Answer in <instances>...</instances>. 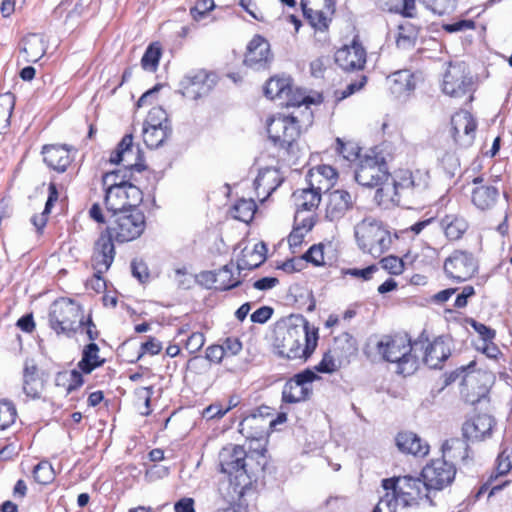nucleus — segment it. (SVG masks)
<instances>
[{"label": "nucleus", "instance_id": "f257e3e1", "mask_svg": "<svg viewBox=\"0 0 512 512\" xmlns=\"http://www.w3.org/2000/svg\"><path fill=\"white\" fill-rule=\"evenodd\" d=\"M278 354L290 360H307L318 343V328L311 327L303 316H297L285 329L278 331Z\"/></svg>", "mask_w": 512, "mask_h": 512}, {"label": "nucleus", "instance_id": "f03ea898", "mask_svg": "<svg viewBox=\"0 0 512 512\" xmlns=\"http://www.w3.org/2000/svg\"><path fill=\"white\" fill-rule=\"evenodd\" d=\"M371 345H374L382 360L395 363V372L403 376L413 374L418 368V360L412 354V350L416 351L419 346H421V349L424 348L421 339L412 344L409 339L400 335H383L380 338L370 339L368 347Z\"/></svg>", "mask_w": 512, "mask_h": 512}, {"label": "nucleus", "instance_id": "7ed1b4c3", "mask_svg": "<svg viewBox=\"0 0 512 512\" xmlns=\"http://www.w3.org/2000/svg\"><path fill=\"white\" fill-rule=\"evenodd\" d=\"M269 139L279 148V155L290 164H296L304 154L299 144L301 134L298 120L293 116H276L267 121Z\"/></svg>", "mask_w": 512, "mask_h": 512}, {"label": "nucleus", "instance_id": "20e7f679", "mask_svg": "<svg viewBox=\"0 0 512 512\" xmlns=\"http://www.w3.org/2000/svg\"><path fill=\"white\" fill-rule=\"evenodd\" d=\"M429 173L425 170H399L395 172L392 184H386L376 191V197H387L401 204L419 198L429 186Z\"/></svg>", "mask_w": 512, "mask_h": 512}, {"label": "nucleus", "instance_id": "39448f33", "mask_svg": "<svg viewBox=\"0 0 512 512\" xmlns=\"http://www.w3.org/2000/svg\"><path fill=\"white\" fill-rule=\"evenodd\" d=\"M115 176L112 173H105L102 177V183L105 189L104 203L108 212L116 214L120 211H127L136 208L143 199L142 191L128 182L126 173L122 176L120 182H111Z\"/></svg>", "mask_w": 512, "mask_h": 512}, {"label": "nucleus", "instance_id": "423d86ee", "mask_svg": "<svg viewBox=\"0 0 512 512\" xmlns=\"http://www.w3.org/2000/svg\"><path fill=\"white\" fill-rule=\"evenodd\" d=\"M247 459H251V456L240 445L226 446L219 453L220 470L229 476L231 485H234V491L239 495L244 493L252 480Z\"/></svg>", "mask_w": 512, "mask_h": 512}, {"label": "nucleus", "instance_id": "0eeeda50", "mask_svg": "<svg viewBox=\"0 0 512 512\" xmlns=\"http://www.w3.org/2000/svg\"><path fill=\"white\" fill-rule=\"evenodd\" d=\"M382 487L389 493V500L397 506L398 503L404 507L418 505L419 501L426 499L432 504L428 488L423 478L410 475L388 478L382 480Z\"/></svg>", "mask_w": 512, "mask_h": 512}, {"label": "nucleus", "instance_id": "6e6552de", "mask_svg": "<svg viewBox=\"0 0 512 512\" xmlns=\"http://www.w3.org/2000/svg\"><path fill=\"white\" fill-rule=\"evenodd\" d=\"M358 246L363 252L379 257L391 246L392 238L382 224L372 217H366L354 229Z\"/></svg>", "mask_w": 512, "mask_h": 512}, {"label": "nucleus", "instance_id": "1a4fd4ad", "mask_svg": "<svg viewBox=\"0 0 512 512\" xmlns=\"http://www.w3.org/2000/svg\"><path fill=\"white\" fill-rule=\"evenodd\" d=\"M145 226V215L136 207L112 214L104 233L109 235L112 240L124 243L140 237L145 230Z\"/></svg>", "mask_w": 512, "mask_h": 512}, {"label": "nucleus", "instance_id": "9d476101", "mask_svg": "<svg viewBox=\"0 0 512 512\" xmlns=\"http://www.w3.org/2000/svg\"><path fill=\"white\" fill-rule=\"evenodd\" d=\"M49 324L57 334L71 336L83 324L81 308L71 299L62 298L53 302L49 312Z\"/></svg>", "mask_w": 512, "mask_h": 512}, {"label": "nucleus", "instance_id": "9b49d317", "mask_svg": "<svg viewBox=\"0 0 512 512\" xmlns=\"http://www.w3.org/2000/svg\"><path fill=\"white\" fill-rule=\"evenodd\" d=\"M389 171L384 157L371 150L363 155L358 162L354 178L356 182L368 188L382 187L389 179Z\"/></svg>", "mask_w": 512, "mask_h": 512}, {"label": "nucleus", "instance_id": "f8f14e48", "mask_svg": "<svg viewBox=\"0 0 512 512\" xmlns=\"http://www.w3.org/2000/svg\"><path fill=\"white\" fill-rule=\"evenodd\" d=\"M142 161L143 159L140 154V150L137 149L136 152L133 150L132 135H125L110 156V162L113 164H122L123 169H117L110 172L115 174V176L111 178L110 183L120 182L125 173L127 175L128 182H130L132 171L141 172L145 169V165Z\"/></svg>", "mask_w": 512, "mask_h": 512}, {"label": "nucleus", "instance_id": "ddd939ff", "mask_svg": "<svg viewBox=\"0 0 512 512\" xmlns=\"http://www.w3.org/2000/svg\"><path fill=\"white\" fill-rule=\"evenodd\" d=\"M170 134L171 128L165 111L160 107L152 108L143 127V139L147 147H160Z\"/></svg>", "mask_w": 512, "mask_h": 512}, {"label": "nucleus", "instance_id": "4468645a", "mask_svg": "<svg viewBox=\"0 0 512 512\" xmlns=\"http://www.w3.org/2000/svg\"><path fill=\"white\" fill-rule=\"evenodd\" d=\"M455 475V464L441 458L431 460L421 472V477L428 490L437 491L449 486L454 481Z\"/></svg>", "mask_w": 512, "mask_h": 512}, {"label": "nucleus", "instance_id": "2eb2a0df", "mask_svg": "<svg viewBox=\"0 0 512 512\" xmlns=\"http://www.w3.org/2000/svg\"><path fill=\"white\" fill-rule=\"evenodd\" d=\"M217 83V75L200 69L186 74L180 81V92L184 97L198 99L207 95Z\"/></svg>", "mask_w": 512, "mask_h": 512}, {"label": "nucleus", "instance_id": "dca6fc26", "mask_svg": "<svg viewBox=\"0 0 512 512\" xmlns=\"http://www.w3.org/2000/svg\"><path fill=\"white\" fill-rule=\"evenodd\" d=\"M316 378L317 375L310 369L294 375L283 387L282 401L294 404L307 400L312 393L311 384Z\"/></svg>", "mask_w": 512, "mask_h": 512}, {"label": "nucleus", "instance_id": "f3484780", "mask_svg": "<svg viewBox=\"0 0 512 512\" xmlns=\"http://www.w3.org/2000/svg\"><path fill=\"white\" fill-rule=\"evenodd\" d=\"M477 271V262L472 253L456 250L444 262V272L458 282L470 279Z\"/></svg>", "mask_w": 512, "mask_h": 512}, {"label": "nucleus", "instance_id": "a211bd4d", "mask_svg": "<svg viewBox=\"0 0 512 512\" xmlns=\"http://www.w3.org/2000/svg\"><path fill=\"white\" fill-rule=\"evenodd\" d=\"M443 92L454 98H461L473 90V81L462 64L450 65L443 78Z\"/></svg>", "mask_w": 512, "mask_h": 512}, {"label": "nucleus", "instance_id": "6ab92c4d", "mask_svg": "<svg viewBox=\"0 0 512 512\" xmlns=\"http://www.w3.org/2000/svg\"><path fill=\"white\" fill-rule=\"evenodd\" d=\"M301 6L312 27L320 31L328 29L330 15L335 10V0H301Z\"/></svg>", "mask_w": 512, "mask_h": 512}, {"label": "nucleus", "instance_id": "aec40b11", "mask_svg": "<svg viewBox=\"0 0 512 512\" xmlns=\"http://www.w3.org/2000/svg\"><path fill=\"white\" fill-rule=\"evenodd\" d=\"M366 50L357 38L350 45H345L335 53L336 64L344 71H356L364 68Z\"/></svg>", "mask_w": 512, "mask_h": 512}, {"label": "nucleus", "instance_id": "412c9836", "mask_svg": "<svg viewBox=\"0 0 512 512\" xmlns=\"http://www.w3.org/2000/svg\"><path fill=\"white\" fill-rule=\"evenodd\" d=\"M115 257V247L113 240L109 235L102 233L94 246L92 256V266L94 276L101 280V275L106 273L111 267Z\"/></svg>", "mask_w": 512, "mask_h": 512}, {"label": "nucleus", "instance_id": "4be33fe9", "mask_svg": "<svg viewBox=\"0 0 512 512\" xmlns=\"http://www.w3.org/2000/svg\"><path fill=\"white\" fill-rule=\"evenodd\" d=\"M354 203L355 197L344 189L330 192L325 210L326 219L331 222L339 221L353 208Z\"/></svg>", "mask_w": 512, "mask_h": 512}, {"label": "nucleus", "instance_id": "5701e85b", "mask_svg": "<svg viewBox=\"0 0 512 512\" xmlns=\"http://www.w3.org/2000/svg\"><path fill=\"white\" fill-rule=\"evenodd\" d=\"M264 418L251 414L245 417L239 424V432L251 442H255L257 447L255 451L260 455L264 456L265 448L263 445L265 435V424Z\"/></svg>", "mask_w": 512, "mask_h": 512}, {"label": "nucleus", "instance_id": "b1692460", "mask_svg": "<svg viewBox=\"0 0 512 512\" xmlns=\"http://www.w3.org/2000/svg\"><path fill=\"white\" fill-rule=\"evenodd\" d=\"M453 137L461 145L468 146L473 142L477 127L473 116L467 111L455 113L451 118Z\"/></svg>", "mask_w": 512, "mask_h": 512}, {"label": "nucleus", "instance_id": "393cba45", "mask_svg": "<svg viewBox=\"0 0 512 512\" xmlns=\"http://www.w3.org/2000/svg\"><path fill=\"white\" fill-rule=\"evenodd\" d=\"M472 183L475 185L471 192L473 205L481 211L492 209L499 197L498 189L495 186L484 183L482 176L475 177Z\"/></svg>", "mask_w": 512, "mask_h": 512}, {"label": "nucleus", "instance_id": "a878e982", "mask_svg": "<svg viewBox=\"0 0 512 512\" xmlns=\"http://www.w3.org/2000/svg\"><path fill=\"white\" fill-rule=\"evenodd\" d=\"M271 58L270 45L268 41L260 35H256L249 42L245 54V65L259 69L264 67Z\"/></svg>", "mask_w": 512, "mask_h": 512}, {"label": "nucleus", "instance_id": "bb28decb", "mask_svg": "<svg viewBox=\"0 0 512 512\" xmlns=\"http://www.w3.org/2000/svg\"><path fill=\"white\" fill-rule=\"evenodd\" d=\"M495 425L494 418L487 414H480L467 420L462 427L463 437L469 441H478L490 435Z\"/></svg>", "mask_w": 512, "mask_h": 512}, {"label": "nucleus", "instance_id": "cd10ccee", "mask_svg": "<svg viewBox=\"0 0 512 512\" xmlns=\"http://www.w3.org/2000/svg\"><path fill=\"white\" fill-rule=\"evenodd\" d=\"M337 171L330 165H318L309 170L306 182L318 192H326L334 185Z\"/></svg>", "mask_w": 512, "mask_h": 512}, {"label": "nucleus", "instance_id": "c85d7f7f", "mask_svg": "<svg viewBox=\"0 0 512 512\" xmlns=\"http://www.w3.org/2000/svg\"><path fill=\"white\" fill-rule=\"evenodd\" d=\"M283 182V177L279 169L275 167H266L259 171L254 181V187L257 196H263V199L270 196Z\"/></svg>", "mask_w": 512, "mask_h": 512}, {"label": "nucleus", "instance_id": "c756f323", "mask_svg": "<svg viewBox=\"0 0 512 512\" xmlns=\"http://www.w3.org/2000/svg\"><path fill=\"white\" fill-rule=\"evenodd\" d=\"M42 154L47 166L59 173L66 171L72 162L70 150L66 146L45 145Z\"/></svg>", "mask_w": 512, "mask_h": 512}, {"label": "nucleus", "instance_id": "7c9ffc66", "mask_svg": "<svg viewBox=\"0 0 512 512\" xmlns=\"http://www.w3.org/2000/svg\"><path fill=\"white\" fill-rule=\"evenodd\" d=\"M397 448L406 454L424 457L429 452V445L416 433L411 431L399 432L395 438Z\"/></svg>", "mask_w": 512, "mask_h": 512}, {"label": "nucleus", "instance_id": "2f4dec72", "mask_svg": "<svg viewBox=\"0 0 512 512\" xmlns=\"http://www.w3.org/2000/svg\"><path fill=\"white\" fill-rule=\"evenodd\" d=\"M450 355L451 350L448 343L442 337H438L425 347L423 361L428 367L438 369Z\"/></svg>", "mask_w": 512, "mask_h": 512}, {"label": "nucleus", "instance_id": "473e14b6", "mask_svg": "<svg viewBox=\"0 0 512 512\" xmlns=\"http://www.w3.org/2000/svg\"><path fill=\"white\" fill-rule=\"evenodd\" d=\"M44 381L33 361H26L23 370V392L30 399L40 398Z\"/></svg>", "mask_w": 512, "mask_h": 512}, {"label": "nucleus", "instance_id": "72a5a7b5", "mask_svg": "<svg viewBox=\"0 0 512 512\" xmlns=\"http://www.w3.org/2000/svg\"><path fill=\"white\" fill-rule=\"evenodd\" d=\"M443 456L449 463L460 462L467 464L470 460V449L466 440L460 438H451L442 445Z\"/></svg>", "mask_w": 512, "mask_h": 512}, {"label": "nucleus", "instance_id": "f704fd0d", "mask_svg": "<svg viewBox=\"0 0 512 512\" xmlns=\"http://www.w3.org/2000/svg\"><path fill=\"white\" fill-rule=\"evenodd\" d=\"M266 247L263 243L256 244L253 249H243L241 257L237 261V275L240 270H252L259 267L266 259Z\"/></svg>", "mask_w": 512, "mask_h": 512}, {"label": "nucleus", "instance_id": "c9c22d12", "mask_svg": "<svg viewBox=\"0 0 512 512\" xmlns=\"http://www.w3.org/2000/svg\"><path fill=\"white\" fill-rule=\"evenodd\" d=\"M448 240L460 239L468 229V223L464 217L458 214H447L439 222Z\"/></svg>", "mask_w": 512, "mask_h": 512}, {"label": "nucleus", "instance_id": "e433bc0d", "mask_svg": "<svg viewBox=\"0 0 512 512\" xmlns=\"http://www.w3.org/2000/svg\"><path fill=\"white\" fill-rule=\"evenodd\" d=\"M357 342L349 333H343L335 339L333 353L336 355L339 365L350 362V357L357 353Z\"/></svg>", "mask_w": 512, "mask_h": 512}, {"label": "nucleus", "instance_id": "4c0bfd02", "mask_svg": "<svg viewBox=\"0 0 512 512\" xmlns=\"http://www.w3.org/2000/svg\"><path fill=\"white\" fill-rule=\"evenodd\" d=\"M292 199L297 210L312 212L321 201V193L308 185L306 188L296 190L292 194Z\"/></svg>", "mask_w": 512, "mask_h": 512}, {"label": "nucleus", "instance_id": "58836bf2", "mask_svg": "<svg viewBox=\"0 0 512 512\" xmlns=\"http://www.w3.org/2000/svg\"><path fill=\"white\" fill-rule=\"evenodd\" d=\"M21 52L24 54L25 62H38L46 53L45 42L37 34H30L23 39Z\"/></svg>", "mask_w": 512, "mask_h": 512}, {"label": "nucleus", "instance_id": "ea45409f", "mask_svg": "<svg viewBox=\"0 0 512 512\" xmlns=\"http://www.w3.org/2000/svg\"><path fill=\"white\" fill-rule=\"evenodd\" d=\"M387 81L391 92L400 97L415 88L413 74L409 70H399L392 73Z\"/></svg>", "mask_w": 512, "mask_h": 512}, {"label": "nucleus", "instance_id": "a19ab883", "mask_svg": "<svg viewBox=\"0 0 512 512\" xmlns=\"http://www.w3.org/2000/svg\"><path fill=\"white\" fill-rule=\"evenodd\" d=\"M99 351L98 345L94 342L84 346L81 360L77 364L78 369L84 374H90L96 368L101 367L105 360L100 357Z\"/></svg>", "mask_w": 512, "mask_h": 512}, {"label": "nucleus", "instance_id": "79ce46f5", "mask_svg": "<svg viewBox=\"0 0 512 512\" xmlns=\"http://www.w3.org/2000/svg\"><path fill=\"white\" fill-rule=\"evenodd\" d=\"M214 273L216 277L214 278V281H216V290L226 291L240 284V280L238 279L239 275H237V270L234 269L232 263L224 265Z\"/></svg>", "mask_w": 512, "mask_h": 512}, {"label": "nucleus", "instance_id": "37998d69", "mask_svg": "<svg viewBox=\"0 0 512 512\" xmlns=\"http://www.w3.org/2000/svg\"><path fill=\"white\" fill-rule=\"evenodd\" d=\"M289 77H271L264 87V94L267 98L272 100L282 101L283 97H287L289 90Z\"/></svg>", "mask_w": 512, "mask_h": 512}, {"label": "nucleus", "instance_id": "c03bdc74", "mask_svg": "<svg viewBox=\"0 0 512 512\" xmlns=\"http://www.w3.org/2000/svg\"><path fill=\"white\" fill-rule=\"evenodd\" d=\"M81 370L73 369L69 372H59L56 375L55 382L57 386H66L67 393L79 389L84 384V378Z\"/></svg>", "mask_w": 512, "mask_h": 512}, {"label": "nucleus", "instance_id": "a18cd8bd", "mask_svg": "<svg viewBox=\"0 0 512 512\" xmlns=\"http://www.w3.org/2000/svg\"><path fill=\"white\" fill-rule=\"evenodd\" d=\"M257 205L253 199H240L232 207V215L235 219L248 223L254 217Z\"/></svg>", "mask_w": 512, "mask_h": 512}, {"label": "nucleus", "instance_id": "49530a36", "mask_svg": "<svg viewBox=\"0 0 512 512\" xmlns=\"http://www.w3.org/2000/svg\"><path fill=\"white\" fill-rule=\"evenodd\" d=\"M289 90L290 92L287 93V97H283L280 102L282 105L299 107L302 104H310L312 102L302 89L293 87L292 80L289 83Z\"/></svg>", "mask_w": 512, "mask_h": 512}, {"label": "nucleus", "instance_id": "de8ad7c7", "mask_svg": "<svg viewBox=\"0 0 512 512\" xmlns=\"http://www.w3.org/2000/svg\"><path fill=\"white\" fill-rule=\"evenodd\" d=\"M160 57V47L155 44L149 45L141 59L142 68L146 71L154 72L158 67Z\"/></svg>", "mask_w": 512, "mask_h": 512}, {"label": "nucleus", "instance_id": "09e8293b", "mask_svg": "<svg viewBox=\"0 0 512 512\" xmlns=\"http://www.w3.org/2000/svg\"><path fill=\"white\" fill-rule=\"evenodd\" d=\"M33 476L37 483L47 485L54 480L55 472L48 461H41L34 467Z\"/></svg>", "mask_w": 512, "mask_h": 512}, {"label": "nucleus", "instance_id": "8fccbe9b", "mask_svg": "<svg viewBox=\"0 0 512 512\" xmlns=\"http://www.w3.org/2000/svg\"><path fill=\"white\" fill-rule=\"evenodd\" d=\"M426 8L438 15L450 14L457 7V0H420Z\"/></svg>", "mask_w": 512, "mask_h": 512}, {"label": "nucleus", "instance_id": "3c124183", "mask_svg": "<svg viewBox=\"0 0 512 512\" xmlns=\"http://www.w3.org/2000/svg\"><path fill=\"white\" fill-rule=\"evenodd\" d=\"M17 411L10 401H0V430L10 427L16 420Z\"/></svg>", "mask_w": 512, "mask_h": 512}, {"label": "nucleus", "instance_id": "603ef678", "mask_svg": "<svg viewBox=\"0 0 512 512\" xmlns=\"http://www.w3.org/2000/svg\"><path fill=\"white\" fill-rule=\"evenodd\" d=\"M336 150L348 161H355L357 159L360 161V158L363 157L360 154V147L353 142H343L340 138L336 139Z\"/></svg>", "mask_w": 512, "mask_h": 512}, {"label": "nucleus", "instance_id": "864d4df0", "mask_svg": "<svg viewBox=\"0 0 512 512\" xmlns=\"http://www.w3.org/2000/svg\"><path fill=\"white\" fill-rule=\"evenodd\" d=\"M512 469V448L502 444V450L496 460V471L498 476L507 474Z\"/></svg>", "mask_w": 512, "mask_h": 512}, {"label": "nucleus", "instance_id": "5fc2aeb1", "mask_svg": "<svg viewBox=\"0 0 512 512\" xmlns=\"http://www.w3.org/2000/svg\"><path fill=\"white\" fill-rule=\"evenodd\" d=\"M15 101V96L11 92L0 95V122H9L14 110Z\"/></svg>", "mask_w": 512, "mask_h": 512}, {"label": "nucleus", "instance_id": "6e6d98bb", "mask_svg": "<svg viewBox=\"0 0 512 512\" xmlns=\"http://www.w3.org/2000/svg\"><path fill=\"white\" fill-rule=\"evenodd\" d=\"M416 38H417V34L411 26H409V27L400 26L399 32H398V35L396 38L397 47L401 48V49L412 48L415 45Z\"/></svg>", "mask_w": 512, "mask_h": 512}, {"label": "nucleus", "instance_id": "4d7b16f0", "mask_svg": "<svg viewBox=\"0 0 512 512\" xmlns=\"http://www.w3.org/2000/svg\"><path fill=\"white\" fill-rule=\"evenodd\" d=\"M440 165L445 174L452 178L460 170V162L457 155L454 152H446L443 154Z\"/></svg>", "mask_w": 512, "mask_h": 512}, {"label": "nucleus", "instance_id": "13d9d810", "mask_svg": "<svg viewBox=\"0 0 512 512\" xmlns=\"http://www.w3.org/2000/svg\"><path fill=\"white\" fill-rule=\"evenodd\" d=\"M340 366L332 349L324 353L322 360L315 366V370L320 373H332Z\"/></svg>", "mask_w": 512, "mask_h": 512}, {"label": "nucleus", "instance_id": "bf43d9fd", "mask_svg": "<svg viewBox=\"0 0 512 512\" xmlns=\"http://www.w3.org/2000/svg\"><path fill=\"white\" fill-rule=\"evenodd\" d=\"M215 7L214 0H198L190 9V15L195 21H200Z\"/></svg>", "mask_w": 512, "mask_h": 512}, {"label": "nucleus", "instance_id": "052dcab7", "mask_svg": "<svg viewBox=\"0 0 512 512\" xmlns=\"http://www.w3.org/2000/svg\"><path fill=\"white\" fill-rule=\"evenodd\" d=\"M306 211L304 210H297L295 212L294 216V223L295 227L305 231L309 232L313 226H314V218L312 212H308V215H304Z\"/></svg>", "mask_w": 512, "mask_h": 512}, {"label": "nucleus", "instance_id": "680f3d73", "mask_svg": "<svg viewBox=\"0 0 512 512\" xmlns=\"http://www.w3.org/2000/svg\"><path fill=\"white\" fill-rule=\"evenodd\" d=\"M304 259L307 262H311L315 266H321L325 264L324 260V246L322 244L313 245L305 253Z\"/></svg>", "mask_w": 512, "mask_h": 512}, {"label": "nucleus", "instance_id": "e2e57ef3", "mask_svg": "<svg viewBox=\"0 0 512 512\" xmlns=\"http://www.w3.org/2000/svg\"><path fill=\"white\" fill-rule=\"evenodd\" d=\"M383 269L392 275H399L402 273L404 264L402 259L396 256H387L381 260Z\"/></svg>", "mask_w": 512, "mask_h": 512}, {"label": "nucleus", "instance_id": "0e129e2a", "mask_svg": "<svg viewBox=\"0 0 512 512\" xmlns=\"http://www.w3.org/2000/svg\"><path fill=\"white\" fill-rule=\"evenodd\" d=\"M443 30L448 33L462 32L466 30H472L475 28V22L473 20H458L454 23L443 24Z\"/></svg>", "mask_w": 512, "mask_h": 512}, {"label": "nucleus", "instance_id": "69168bd1", "mask_svg": "<svg viewBox=\"0 0 512 512\" xmlns=\"http://www.w3.org/2000/svg\"><path fill=\"white\" fill-rule=\"evenodd\" d=\"M376 271H377V267L375 265H371V266H368L363 269H358V268L343 269L342 273L344 275H350L355 278H362L363 280H369L372 278V275Z\"/></svg>", "mask_w": 512, "mask_h": 512}, {"label": "nucleus", "instance_id": "338daca9", "mask_svg": "<svg viewBox=\"0 0 512 512\" xmlns=\"http://www.w3.org/2000/svg\"><path fill=\"white\" fill-rule=\"evenodd\" d=\"M204 343V334L202 332H194L188 337L186 341V349L189 350L190 353H195L204 346Z\"/></svg>", "mask_w": 512, "mask_h": 512}, {"label": "nucleus", "instance_id": "774afa93", "mask_svg": "<svg viewBox=\"0 0 512 512\" xmlns=\"http://www.w3.org/2000/svg\"><path fill=\"white\" fill-rule=\"evenodd\" d=\"M221 345L226 356H235L242 350V343L237 337H227Z\"/></svg>", "mask_w": 512, "mask_h": 512}]
</instances>
